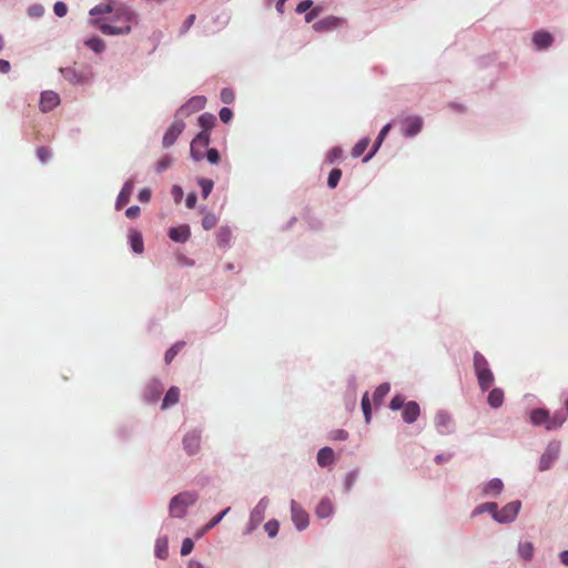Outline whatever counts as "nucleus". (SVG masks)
Segmentation results:
<instances>
[{"mask_svg": "<svg viewBox=\"0 0 568 568\" xmlns=\"http://www.w3.org/2000/svg\"><path fill=\"white\" fill-rule=\"evenodd\" d=\"M113 21L121 24H112L102 20H95L94 24L106 36L129 34L132 30V24L136 22V14L129 8L121 7L114 11Z\"/></svg>", "mask_w": 568, "mask_h": 568, "instance_id": "1", "label": "nucleus"}, {"mask_svg": "<svg viewBox=\"0 0 568 568\" xmlns=\"http://www.w3.org/2000/svg\"><path fill=\"white\" fill-rule=\"evenodd\" d=\"M197 499L194 493L185 491L176 495L170 503V514L172 517L181 518L184 516L186 508L193 505Z\"/></svg>", "mask_w": 568, "mask_h": 568, "instance_id": "2", "label": "nucleus"}, {"mask_svg": "<svg viewBox=\"0 0 568 568\" xmlns=\"http://www.w3.org/2000/svg\"><path fill=\"white\" fill-rule=\"evenodd\" d=\"M520 507L521 503L519 500L508 503L500 510H497V514H495V520L501 524L514 521L520 510Z\"/></svg>", "mask_w": 568, "mask_h": 568, "instance_id": "3", "label": "nucleus"}, {"mask_svg": "<svg viewBox=\"0 0 568 568\" xmlns=\"http://www.w3.org/2000/svg\"><path fill=\"white\" fill-rule=\"evenodd\" d=\"M210 143V133L200 132L191 142V155L195 161H200L204 156V150Z\"/></svg>", "mask_w": 568, "mask_h": 568, "instance_id": "4", "label": "nucleus"}, {"mask_svg": "<svg viewBox=\"0 0 568 568\" xmlns=\"http://www.w3.org/2000/svg\"><path fill=\"white\" fill-rule=\"evenodd\" d=\"M344 24V20L342 18L335 16L325 17L313 24V29L316 32H329L336 30L341 26Z\"/></svg>", "mask_w": 568, "mask_h": 568, "instance_id": "5", "label": "nucleus"}, {"mask_svg": "<svg viewBox=\"0 0 568 568\" xmlns=\"http://www.w3.org/2000/svg\"><path fill=\"white\" fill-rule=\"evenodd\" d=\"M292 520L298 530L308 526V514L295 501H291Z\"/></svg>", "mask_w": 568, "mask_h": 568, "instance_id": "6", "label": "nucleus"}, {"mask_svg": "<svg viewBox=\"0 0 568 568\" xmlns=\"http://www.w3.org/2000/svg\"><path fill=\"white\" fill-rule=\"evenodd\" d=\"M559 456V444L548 445L546 452L541 455L539 460V469L541 471L547 470L551 467L552 463Z\"/></svg>", "mask_w": 568, "mask_h": 568, "instance_id": "7", "label": "nucleus"}, {"mask_svg": "<svg viewBox=\"0 0 568 568\" xmlns=\"http://www.w3.org/2000/svg\"><path fill=\"white\" fill-rule=\"evenodd\" d=\"M185 128V124L183 121H174L170 128L166 130L164 136H163V146L169 148L174 144L176 139L180 136V134L183 132Z\"/></svg>", "mask_w": 568, "mask_h": 568, "instance_id": "8", "label": "nucleus"}, {"mask_svg": "<svg viewBox=\"0 0 568 568\" xmlns=\"http://www.w3.org/2000/svg\"><path fill=\"white\" fill-rule=\"evenodd\" d=\"M60 103V97L53 91H44L40 98V109L42 112L53 110Z\"/></svg>", "mask_w": 568, "mask_h": 568, "instance_id": "9", "label": "nucleus"}, {"mask_svg": "<svg viewBox=\"0 0 568 568\" xmlns=\"http://www.w3.org/2000/svg\"><path fill=\"white\" fill-rule=\"evenodd\" d=\"M201 435L193 430L187 433L183 438L184 449L189 455H194L200 450Z\"/></svg>", "mask_w": 568, "mask_h": 568, "instance_id": "10", "label": "nucleus"}, {"mask_svg": "<svg viewBox=\"0 0 568 568\" xmlns=\"http://www.w3.org/2000/svg\"><path fill=\"white\" fill-rule=\"evenodd\" d=\"M169 237L176 243H185L191 237V229L189 225L183 224L176 227H171Z\"/></svg>", "mask_w": 568, "mask_h": 568, "instance_id": "11", "label": "nucleus"}, {"mask_svg": "<svg viewBox=\"0 0 568 568\" xmlns=\"http://www.w3.org/2000/svg\"><path fill=\"white\" fill-rule=\"evenodd\" d=\"M132 193H133V182L126 181L118 195V199L115 202V209L121 210L124 205H126L130 202Z\"/></svg>", "mask_w": 568, "mask_h": 568, "instance_id": "12", "label": "nucleus"}, {"mask_svg": "<svg viewBox=\"0 0 568 568\" xmlns=\"http://www.w3.org/2000/svg\"><path fill=\"white\" fill-rule=\"evenodd\" d=\"M532 42L538 49H547L554 42V37L545 30L536 31L532 36Z\"/></svg>", "mask_w": 568, "mask_h": 568, "instance_id": "13", "label": "nucleus"}, {"mask_svg": "<svg viewBox=\"0 0 568 568\" xmlns=\"http://www.w3.org/2000/svg\"><path fill=\"white\" fill-rule=\"evenodd\" d=\"M419 414H420L419 405L416 402H408L404 406L402 416L406 423L412 424L417 420Z\"/></svg>", "mask_w": 568, "mask_h": 568, "instance_id": "14", "label": "nucleus"}, {"mask_svg": "<svg viewBox=\"0 0 568 568\" xmlns=\"http://www.w3.org/2000/svg\"><path fill=\"white\" fill-rule=\"evenodd\" d=\"M423 126V120L419 116H409L405 120L404 133L406 136H414L418 134Z\"/></svg>", "mask_w": 568, "mask_h": 568, "instance_id": "15", "label": "nucleus"}, {"mask_svg": "<svg viewBox=\"0 0 568 568\" xmlns=\"http://www.w3.org/2000/svg\"><path fill=\"white\" fill-rule=\"evenodd\" d=\"M435 425L439 433H447L449 432L452 426V418L448 414L439 412L435 416Z\"/></svg>", "mask_w": 568, "mask_h": 568, "instance_id": "16", "label": "nucleus"}, {"mask_svg": "<svg viewBox=\"0 0 568 568\" xmlns=\"http://www.w3.org/2000/svg\"><path fill=\"white\" fill-rule=\"evenodd\" d=\"M504 488V484L500 479L494 478L488 481L483 488L484 496H498Z\"/></svg>", "mask_w": 568, "mask_h": 568, "instance_id": "17", "label": "nucleus"}, {"mask_svg": "<svg viewBox=\"0 0 568 568\" xmlns=\"http://www.w3.org/2000/svg\"><path fill=\"white\" fill-rule=\"evenodd\" d=\"M530 420L534 425H544L545 428L547 429V424L549 422V412L541 408L534 409L530 413Z\"/></svg>", "mask_w": 568, "mask_h": 568, "instance_id": "18", "label": "nucleus"}, {"mask_svg": "<svg viewBox=\"0 0 568 568\" xmlns=\"http://www.w3.org/2000/svg\"><path fill=\"white\" fill-rule=\"evenodd\" d=\"M476 375L478 378V385L481 390H487L488 388H490L493 386L495 377H494V374L490 371V368H488L487 371L480 372Z\"/></svg>", "mask_w": 568, "mask_h": 568, "instance_id": "19", "label": "nucleus"}, {"mask_svg": "<svg viewBox=\"0 0 568 568\" xmlns=\"http://www.w3.org/2000/svg\"><path fill=\"white\" fill-rule=\"evenodd\" d=\"M389 130H390V124H386L381 130L372 151L367 155H365V158L363 159V162H368L375 155V153L378 151L379 146L382 145V143H383L384 139L386 138L387 133L389 132Z\"/></svg>", "mask_w": 568, "mask_h": 568, "instance_id": "20", "label": "nucleus"}, {"mask_svg": "<svg viewBox=\"0 0 568 568\" xmlns=\"http://www.w3.org/2000/svg\"><path fill=\"white\" fill-rule=\"evenodd\" d=\"M334 452L329 447L321 448L317 453V463L321 467H326L333 464Z\"/></svg>", "mask_w": 568, "mask_h": 568, "instance_id": "21", "label": "nucleus"}, {"mask_svg": "<svg viewBox=\"0 0 568 568\" xmlns=\"http://www.w3.org/2000/svg\"><path fill=\"white\" fill-rule=\"evenodd\" d=\"M129 240H130L132 250L136 254H141L144 250L143 239H142L141 233L136 230H131L129 233Z\"/></svg>", "mask_w": 568, "mask_h": 568, "instance_id": "22", "label": "nucleus"}, {"mask_svg": "<svg viewBox=\"0 0 568 568\" xmlns=\"http://www.w3.org/2000/svg\"><path fill=\"white\" fill-rule=\"evenodd\" d=\"M179 398H180V389L176 386L170 387L164 396V399L162 403V408L165 409L170 406L175 405L179 402Z\"/></svg>", "mask_w": 568, "mask_h": 568, "instance_id": "23", "label": "nucleus"}, {"mask_svg": "<svg viewBox=\"0 0 568 568\" xmlns=\"http://www.w3.org/2000/svg\"><path fill=\"white\" fill-rule=\"evenodd\" d=\"M488 404L493 408H498L504 403V392L501 388H493L490 393L488 394L487 398Z\"/></svg>", "mask_w": 568, "mask_h": 568, "instance_id": "24", "label": "nucleus"}, {"mask_svg": "<svg viewBox=\"0 0 568 568\" xmlns=\"http://www.w3.org/2000/svg\"><path fill=\"white\" fill-rule=\"evenodd\" d=\"M333 513V504L329 499H322L315 510V514L320 518H326Z\"/></svg>", "mask_w": 568, "mask_h": 568, "instance_id": "25", "label": "nucleus"}, {"mask_svg": "<svg viewBox=\"0 0 568 568\" xmlns=\"http://www.w3.org/2000/svg\"><path fill=\"white\" fill-rule=\"evenodd\" d=\"M199 125L202 128L201 132H209L215 125L216 118L212 113H203L199 116Z\"/></svg>", "mask_w": 568, "mask_h": 568, "instance_id": "26", "label": "nucleus"}, {"mask_svg": "<svg viewBox=\"0 0 568 568\" xmlns=\"http://www.w3.org/2000/svg\"><path fill=\"white\" fill-rule=\"evenodd\" d=\"M390 390V385L388 383L381 384L373 394V400L375 405H381L383 399L387 396Z\"/></svg>", "mask_w": 568, "mask_h": 568, "instance_id": "27", "label": "nucleus"}, {"mask_svg": "<svg viewBox=\"0 0 568 568\" xmlns=\"http://www.w3.org/2000/svg\"><path fill=\"white\" fill-rule=\"evenodd\" d=\"M488 368H489V364H488L487 359L485 358V356L479 352H475V354H474L475 373L478 374L480 372L487 371Z\"/></svg>", "mask_w": 568, "mask_h": 568, "instance_id": "28", "label": "nucleus"}, {"mask_svg": "<svg viewBox=\"0 0 568 568\" xmlns=\"http://www.w3.org/2000/svg\"><path fill=\"white\" fill-rule=\"evenodd\" d=\"M566 420V415L564 413H555L552 416L549 415V422L547 424V430H552L560 427Z\"/></svg>", "mask_w": 568, "mask_h": 568, "instance_id": "29", "label": "nucleus"}, {"mask_svg": "<svg viewBox=\"0 0 568 568\" xmlns=\"http://www.w3.org/2000/svg\"><path fill=\"white\" fill-rule=\"evenodd\" d=\"M566 420V415L564 413H555L552 416L549 415V422L547 424V430H552L560 427Z\"/></svg>", "mask_w": 568, "mask_h": 568, "instance_id": "30", "label": "nucleus"}, {"mask_svg": "<svg viewBox=\"0 0 568 568\" xmlns=\"http://www.w3.org/2000/svg\"><path fill=\"white\" fill-rule=\"evenodd\" d=\"M371 143V140L369 138H363L362 140H359L355 145L354 148L352 149V156L353 158H359L361 155H363V153L366 151V149L368 148Z\"/></svg>", "mask_w": 568, "mask_h": 568, "instance_id": "31", "label": "nucleus"}, {"mask_svg": "<svg viewBox=\"0 0 568 568\" xmlns=\"http://www.w3.org/2000/svg\"><path fill=\"white\" fill-rule=\"evenodd\" d=\"M518 552L523 559L530 560L534 556V545L529 541L521 542Z\"/></svg>", "mask_w": 568, "mask_h": 568, "instance_id": "32", "label": "nucleus"}, {"mask_svg": "<svg viewBox=\"0 0 568 568\" xmlns=\"http://www.w3.org/2000/svg\"><path fill=\"white\" fill-rule=\"evenodd\" d=\"M184 345H185L184 342H178L172 347H170L164 355L165 363L170 364L174 359V357L179 354V352L184 347Z\"/></svg>", "mask_w": 568, "mask_h": 568, "instance_id": "33", "label": "nucleus"}, {"mask_svg": "<svg viewBox=\"0 0 568 568\" xmlns=\"http://www.w3.org/2000/svg\"><path fill=\"white\" fill-rule=\"evenodd\" d=\"M498 506L496 503H484L479 506H477L474 510V514L477 515V514H483V513H490L493 515V517L495 518V514H497V509Z\"/></svg>", "mask_w": 568, "mask_h": 568, "instance_id": "34", "label": "nucleus"}, {"mask_svg": "<svg viewBox=\"0 0 568 568\" xmlns=\"http://www.w3.org/2000/svg\"><path fill=\"white\" fill-rule=\"evenodd\" d=\"M85 45L97 53L102 52L105 48L103 40H101L100 38H95V37L88 39L85 41Z\"/></svg>", "mask_w": 568, "mask_h": 568, "instance_id": "35", "label": "nucleus"}, {"mask_svg": "<svg viewBox=\"0 0 568 568\" xmlns=\"http://www.w3.org/2000/svg\"><path fill=\"white\" fill-rule=\"evenodd\" d=\"M362 409H363V414L365 416L366 423H369L371 417H372V408H371V400H369L367 393H365L362 398Z\"/></svg>", "mask_w": 568, "mask_h": 568, "instance_id": "36", "label": "nucleus"}, {"mask_svg": "<svg viewBox=\"0 0 568 568\" xmlns=\"http://www.w3.org/2000/svg\"><path fill=\"white\" fill-rule=\"evenodd\" d=\"M343 155V150L342 148L339 146H334L333 149H331L327 154H326V162H328L329 164H333L335 163L336 161H338Z\"/></svg>", "mask_w": 568, "mask_h": 568, "instance_id": "37", "label": "nucleus"}, {"mask_svg": "<svg viewBox=\"0 0 568 568\" xmlns=\"http://www.w3.org/2000/svg\"><path fill=\"white\" fill-rule=\"evenodd\" d=\"M341 176H342V171L339 169H333L328 174L327 185L331 189H335L341 180Z\"/></svg>", "mask_w": 568, "mask_h": 568, "instance_id": "38", "label": "nucleus"}, {"mask_svg": "<svg viewBox=\"0 0 568 568\" xmlns=\"http://www.w3.org/2000/svg\"><path fill=\"white\" fill-rule=\"evenodd\" d=\"M217 224V217L213 213H206L202 220L204 230H211Z\"/></svg>", "mask_w": 568, "mask_h": 568, "instance_id": "39", "label": "nucleus"}, {"mask_svg": "<svg viewBox=\"0 0 568 568\" xmlns=\"http://www.w3.org/2000/svg\"><path fill=\"white\" fill-rule=\"evenodd\" d=\"M278 528H280V524L277 520L275 519H272V520H268L265 525H264V530L267 532V535L270 537H275L278 532Z\"/></svg>", "mask_w": 568, "mask_h": 568, "instance_id": "40", "label": "nucleus"}, {"mask_svg": "<svg viewBox=\"0 0 568 568\" xmlns=\"http://www.w3.org/2000/svg\"><path fill=\"white\" fill-rule=\"evenodd\" d=\"M199 184L202 189V195L203 197H207L209 194L212 192L213 190V181L212 180H209V179H201L199 181Z\"/></svg>", "mask_w": 568, "mask_h": 568, "instance_id": "41", "label": "nucleus"}, {"mask_svg": "<svg viewBox=\"0 0 568 568\" xmlns=\"http://www.w3.org/2000/svg\"><path fill=\"white\" fill-rule=\"evenodd\" d=\"M111 12H113V9L110 4H99L90 10L91 16H98V14L111 13Z\"/></svg>", "mask_w": 568, "mask_h": 568, "instance_id": "42", "label": "nucleus"}, {"mask_svg": "<svg viewBox=\"0 0 568 568\" xmlns=\"http://www.w3.org/2000/svg\"><path fill=\"white\" fill-rule=\"evenodd\" d=\"M405 399L403 396L400 395H396L392 398L390 403H389V407L390 409L393 410H398L400 408L404 409V406H405Z\"/></svg>", "mask_w": 568, "mask_h": 568, "instance_id": "43", "label": "nucleus"}, {"mask_svg": "<svg viewBox=\"0 0 568 568\" xmlns=\"http://www.w3.org/2000/svg\"><path fill=\"white\" fill-rule=\"evenodd\" d=\"M235 99V95H234V92L233 90L229 89V88H224L222 91H221V101L225 104H230L234 101Z\"/></svg>", "mask_w": 568, "mask_h": 568, "instance_id": "44", "label": "nucleus"}, {"mask_svg": "<svg viewBox=\"0 0 568 568\" xmlns=\"http://www.w3.org/2000/svg\"><path fill=\"white\" fill-rule=\"evenodd\" d=\"M229 511H230V507L225 508L223 511H221L219 515H216L214 518H212L205 526V529L209 530V529H212L214 526H216Z\"/></svg>", "mask_w": 568, "mask_h": 568, "instance_id": "45", "label": "nucleus"}, {"mask_svg": "<svg viewBox=\"0 0 568 568\" xmlns=\"http://www.w3.org/2000/svg\"><path fill=\"white\" fill-rule=\"evenodd\" d=\"M37 156L40 162L45 163L51 158V152L45 146H40L37 149Z\"/></svg>", "mask_w": 568, "mask_h": 568, "instance_id": "46", "label": "nucleus"}, {"mask_svg": "<svg viewBox=\"0 0 568 568\" xmlns=\"http://www.w3.org/2000/svg\"><path fill=\"white\" fill-rule=\"evenodd\" d=\"M194 548V542L191 538H185L183 541H182V547H181V555L182 556H186L189 554H191V551L193 550Z\"/></svg>", "mask_w": 568, "mask_h": 568, "instance_id": "47", "label": "nucleus"}, {"mask_svg": "<svg viewBox=\"0 0 568 568\" xmlns=\"http://www.w3.org/2000/svg\"><path fill=\"white\" fill-rule=\"evenodd\" d=\"M171 164H172V159L169 155H165L158 162L156 171L159 173H161V172L165 171L166 169H169L171 166Z\"/></svg>", "mask_w": 568, "mask_h": 568, "instance_id": "48", "label": "nucleus"}, {"mask_svg": "<svg viewBox=\"0 0 568 568\" xmlns=\"http://www.w3.org/2000/svg\"><path fill=\"white\" fill-rule=\"evenodd\" d=\"M53 11H54L55 16L62 18L67 14L68 7L64 2L58 1L53 6Z\"/></svg>", "mask_w": 568, "mask_h": 568, "instance_id": "49", "label": "nucleus"}, {"mask_svg": "<svg viewBox=\"0 0 568 568\" xmlns=\"http://www.w3.org/2000/svg\"><path fill=\"white\" fill-rule=\"evenodd\" d=\"M322 12V9L320 7L312 8L306 14H305V21L307 23L314 21Z\"/></svg>", "mask_w": 568, "mask_h": 568, "instance_id": "50", "label": "nucleus"}, {"mask_svg": "<svg viewBox=\"0 0 568 568\" xmlns=\"http://www.w3.org/2000/svg\"><path fill=\"white\" fill-rule=\"evenodd\" d=\"M348 433L344 429H336L331 433V439L333 440H346Z\"/></svg>", "mask_w": 568, "mask_h": 568, "instance_id": "51", "label": "nucleus"}, {"mask_svg": "<svg viewBox=\"0 0 568 568\" xmlns=\"http://www.w3.org/2000/svg\"><path fill=\"white\" fill-rule=\"evenodd\" d=\"M232 118H233V112L230 108L225 106L220 110V119L222 122L227 123L232 120Z\"/></svg>", "mask_w": 568, "mask_h": 568, "instance_id": "52", "label": "nucleus"}, {"mask_svg": "<svg viewBox=\"0 0 568 568\" xmlns=\"http://www.w3.org/2000/svg\"><path fill=\"white\" fill-rule=\"evenodd\" d=\"M207 161L212 164H216L220 160V153L216 149H209L206 152Z\"/></svg>", "mask_w": 568, "mask_h": 568, "instance_id": "53", "label": "nucleus"}, {"mask_svg": "<svg viewBox=\"0 0 568 568\" xmlns=\"http://www.w3.org/2000/svg\"><path fill=\"white\" fill-rule=\"evenodd\" d=\"M312 6H313L312 0H304L297 4L296 12L304 13V12L308 11L312 8Z\"/></svg>", "mask_w": 568, "mask_h": 568, "instance_id": "54", "label": "nucleus"}, {"mask_svg": "<svg viewBox=\"0 0 568 568\" xmlns=\"http://www.w3.org/2000/svg\"><path fill=\"white\" fill-rule=\"evenodd\" d=\"M195 14H190L182 24L181 32L185 33L194 23Z\"/></svg>", "mask_w": 568, "mask_h": 568, "instance_id": "55", "label": "nucleus"}, {"mask_svg": "<svg viewBox=\"0 0 568 568\" xmlns=\"http://www.w3.org/2000/svg\"><path fill=\"white\" fill-rule=\"evenodd\" d=\"M140 212H141L140 207L138 205H133V206H130L129 209H126L125 215L129 219H135L139 216Z\"/></svg>", "mask_w": 568, "mask_h": 568, "instance_id": "56", "label": "nucleus"}, {"mask_svg": "<svg viewBox=\"0 0 568 568\" xmlns=\"http://www.w3.org/2000/svg\"><path fill=\"white\" fill-rule=\"evenodd\" d=\"M217 236H219V243L225 245V244H227L229 239H230V231L222 229V230H220Z\"/></svg>", "mask_w": 568, "mask_h": 568, "instance_id": "57", "label": "nucleus"}, {"mask_svg": "<svg viewBox=\"0 0 568 568\" xmlns=\"http://www.w3.org/2000/svg\"><path fill=\"white\" fill-rule=\"evenodd\" d=\"M140 202L146 203L151 199V191L149 189H142L138 195Z\"/></svg>", "mask_w": 568, "mask_h": 568, "instance_id": "58", "label": "nucleus"}, {"mask_svg": "<svg viewBox=\"0 0 568 568\" xmlns=\"http://www.w3.org/2000/svg\"><path fill=\"white\" fill-rule=\"evenodd\" d=\"M196 194L195 193H190L186 197V201H185V204L189 209H193L196 204Z\"/></svg>", "mask_w": 568, "mask_h": 568, "instance_id": "59", "label": "nucleus"}, {"mask_svg": "<svg viewBox=\"0 0 568 568\" xmlns=\"http://www.w3.org/2000/svg\"><path fill=\"white\" fill-rule=\"evenodd\" d=\"M10 62L3 59H0V72L8 73L10 71Z\"/></svg>", "mask_w": 568, "mask_h": 568, "instance_id": "60", "label": "nucleus"}, {"mask_svg": "<svg viewBox=\"0 0 568 568\" xmlns=\"http://www.w3.org/2000/svg\"><path fill=\"white\" fill-rule=\"evenodd\" d=\"M172 193L173 195L175 196V201H180V199L182 197L183 195V191L180 186L178 185H174L173 189H172Z\"/></svg>", "mask_w": 568, "mask_h": 568, "instance_id": "61", "label": "nucleus"}, {"mask_svg": "<svg viewBox=\"0 0 568 568\" xmlns=\"http://www.w3.org/2000/svg\"><path fill=\"white\" fill-rule=\"evenodd\" d=\"M560 561L562 565L568 566V550L560 552Z\"/></svg>", "mask_w": 568, "mask_h": 568, "instance_id": "62", "label": "nucleus"}, {"mask_svg": "<svg viewBox=\"0 0 568 568\" xmlns=\"http://www.w3.org/2000/svg\"><path fill=\"white\" fill-rule=\"evenodd\" d=\"M187 568H205L201 562L191 560L187 565Z\"/></svg>", "mask_w": 568, "mask_h": 568, "instance_id": "63", "label": "nucleus"}, {"mask_svg": "<svg viewBox=\"0 0 568 568\" xmlns=\"http://www.w3.org/2000/svg\"><path fill=\"white\" fill-rule=\"evenodd\" d=\"M287 0H278L277 3H276V10L280 12V13H283L284 11V3L286 2Z\"/></svg>", "mask_w": 568, "mask_h": 568, "instance_id": "64", "label": "nucleus"}]
</instances>
